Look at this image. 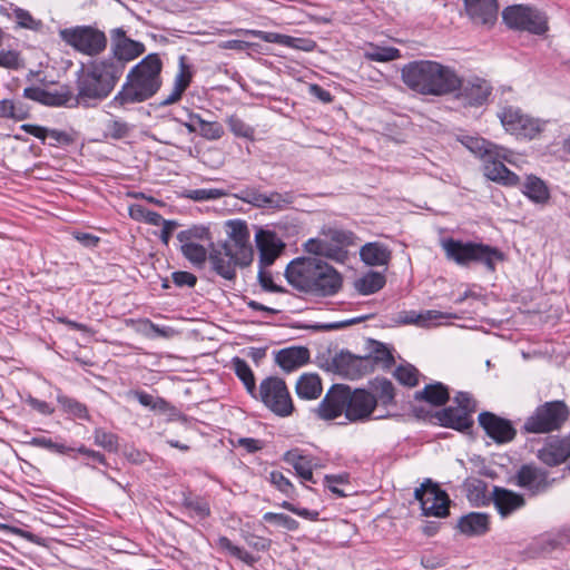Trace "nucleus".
Instances as JSON below:
<instances>
[{"mask_svg": "<svg viewBox=\"0 0 570 570\" xmlns=\"http://www.w3.org/2000/svg\"><path fill=\"white\" fill-rule=\"evenodd\" d=\"M122 76V65L111 59H98L81 66L77 72V94L66 89L68 108L96 107L115 89Z\"/></svg>", "mask_w": 570, "mask_h": 570, "instance_id": "f257e3e1", "label": "nucleus"}, {"mask_svg": "<svg viewBox=\"0 0 570 570\" xmlns=\"http://www.w3.org/2000/svg\"><path fill=\"white\" fill-rule=\"evenodd\" d=\"M403 82L422 95L442 96L453 92L460 86L455 71L436 61L420 60L402 68Z\"/></svg>", "mask_w": 570, "mask_h": 570, "instance_id": "f03ea898", "label": "nucleus"}, {"mask_svg": "<svg viewBox=\"0 0 570 570\" xmlns=\"http://www.w3.org/2000/svg\"><path fill=\"white\" fill-rule=\"evenodd\" d=\"M163 62L157 53L146 56L134 66L112 102L118 106L142 102L151 98L161 87Z\"/></svg>", "mask_w": 570, "mask_h": 570, "instance_id": "7ed1b4c3", "label": "nucleus"}, {"mask_svg": "<svg viewBox=\"0 0 570 570\" xmlns=\"http://www.w3.org/2000/svg\"><path fill=\"white\" fill-rule=\"evenodd\" d=\"M441 247L449 261L460 266H468L471 263H480L489 272L495 271L497 262L503 261L504 256L498 248L482 243L456 240L446 238L441 242Z\"/></svg>", "mask_w": 570, "mask_h": 570, "instance_id": "20e7f679", "label": "nucleus"}, {"mask_svg": "<svg viewBox=\"0 0 570 570\" xmlns=\"http://www.w3.org/2000/svg\"><path fill=\"white\" fill-rule=\"evenodd\" d=\"M275 415L289 416L294 411L293 400L284 380L277 376L264 379L257 391V397Z\"/></svg>", "mask_w": 570, "mask_h": 570, "instance_id": "39448f33", "label": "nucleus"}, {"mask_svg": "<svg viewBox=\"0 0 570 570\" xmlns=\"http://www.w3.org/2000/svg\"><path fill=\"white\" fill-rule=\"evenodd\" d=\"M498 116L505 131L519 138L534 139L546 126L544 120L524 114L514 106L503 107Z\"/></svg>", "mask_w": 570, "mask_h": 570, "instance_id": "423d86ee", "label": "nucleus"}, {"mask_svg": "<svg viewBox=\"0 0 570 570\" xmlns=\"http://www.w3.org/2000/svg\"><path fill=\"white\" fill-rule=\"evenodd\" d=\"M59 36L67 45L88 56L99 55L107 46L105 33L89 26L66 28L59 31Z\"/></svg>", "mask_w": 570, "mask_h": 570, "instance_id": "0eeeda50", "label": "nucleus"}, {"mask_svg": "<svg viewBox=\"0 0 570 570\" xmlns=\"http://www.w3.org/2000/svg\"><path fill=\"white\" fill-rule=\"evenodd\" d=\"M568 415V407L562 401L547 402L527 419L524 429L530 433L551 432L559 429Z\"/></svg>", "mask_w": 570, "mask_h": 570, "instance_id": "6e6552de", "label": "nucleus"}, {"mask_svg": "<svg viewBox=\"0 0 570 570\" xmlns=\"http://www.w3.org/2000/svg\"><path fill=\"white\" fill-rule=\"evenodd\" d=\"M505 24L518 30L534 35H543L548 30L546 16L537 9L523 4H514L502 12Z\"/></svg>", "mask_w": 570, "mask_h": 570, "instance_id": "1a4fd4ad", "label": "nucleus"}, {"mask_svg": "<svg viewBox=\"0 0 570 570\" xmlns=\"http://www.w3.org/2000/svg\"><path fill=\"white\" fill-rule=\"evenodd\" d=\"M376 399L373 393L364 389L352 390L347 386L346 420L350 422H365L371 419L381 420L390 416L389 413L375 415Z\"/></svg>", "mask_w": 570, "mask_h": 570, "instance_id": "9d476101", "label": "nucleus"}, {"mask_svg": "<svg viewBox=\"0 0 570 570\" xmlns=\"http://www.w3.org/2000/svg\"><path fill=\"white\" fill-rule=\"evenodd\" d=\"M227 239L223 246L228 250L235 252L240 267H246L253 262V247L249 242V229L246 222L242 219H230L226 222Z\"/></svg>", "mask_w": 570, "mask_h": 570, "instance_id": "9b49d317", "label": "nucleus"}, {"mask_svg": "<svg viewBox=\"0 0 570 570\" xmlns=\"http://www.w3.org/2000/svg\"><path fill=\"white\" fill-rule=\"evenodd\" d=\"M322 259L316 257H297L285 269L287 282L297 291L312 294L315 283L313 277Z\"/></svg>", "mask_w": 570, "mask_h": 570, "instance_id": "f8f14e48", "label": "nucleus"}, {"mask_svg": "<svg viewBox=\"0 0 570 570\" xmlns=\"http://www.w3.org/2000/svg\"><path fill=\"white\" fill-rule=\"evenodd\" d=\"M414 497L420 502L424 515L443 518L449 514L448 494L431 480H426L420 488H416Z\"/></svg>", "mask_w": 570, "mask_h": 570, "instance_id": "ddd939ff", "label": "nucleus"}, {"mask_svg": "<svg viewBox=\"0 0 570 570\" xmlns=\"http://www.w3.org/2000/svg\"><path fill=\"white\" fill-rule=\"evenodd\" d=\"M236 197L256 208H267L275 210H284L288 208L295 199V196L292 191H271L265 194L255 188H246L236 195Z\"/></svg>", "mask_w": 570, "mask_h": 570, "instance_id": "4468645a", "label": "nucleus"}, {"mask_svg": "<svg viewBox=\"0 0 570 570\" xmlns=\"http://www.w3.org/2000/svg\"><path fill=\"white\" fill-rule=\"evenodd\" d=\"M111 38V59L114 62L122 65V72L127 62L136 59L145 52V45L142 42L132 40L126 37V31L122 28H115L110 31Z\"/></svg>", "mask_w": 570, "mask_h": 570, "instance_id": "2eb2a0df", "label": "nucleus"}, {"mask_svg": "<svg viewBox=\"0 0 570 570\" xmlns=\"http://www.w3.org/2000/svg\"><path fill=\"white\" fill-rule=\"evenodd\" d=\"M347 386L342 384L333 385L325 394L315 412L325 421H332L344 414L346 416Z\"/></svg>", "mask_w": 570, "mask_h": 570, "instance_id": "dca6fc26", "label": "nucleus"}, {"mask_svg": "<svg viewBox=\"0 0 570 570\" xmlns=\"http://www.w3.org/2000/svg\"><path fill=\"white\" fill-rule=\"evenodd\" d=\"M335 371L348 380H357L373 371V361L370 356H355L348 352H341L333 360Z\"/></svg>", "mask_w": 570, "mask_h": 570, "instance_id": "f3484780", "label": "nucleus"}, {"mask_svg": "<svg viewBox=\"0 0 570 570\" xmlns=\"http://www.w3.org/2000/svg\"><path fill=\"white\" fill-rule=\"evenodd\" d=\"M514 480L518 487L534 495L546 492L554 482V479H549L546 470L533 464L522 465L518 470Z\"/></svg>", "mask_w": 570, "mask_h": 570, "instance_id": "a211bd4d", "label": "nucleus"}, {"mask_svg": "<svg viewBox=\"0 0 570 570\" xmlns=\"http://www.w3.org/2000/svg\"><path fill=\"white\" fill-rule=\"evenodd\" d=\"M479 424L484 432L497 443H507L514 439L517 431L512 423L491 412H482L479 414Z\"/></svg>", "mask_w": 570, "mask_h": 570, "instance_id": "6ab92c4d", "label": "nucleus"}, {"mask_svg": "<svg viewBox=\"0 0 570 570\" xmlns=\"http://www.w3.org/2000/svg\"><path fill=\"white\" fill-rule=\"evenodd\" d=\"M458 318L455 313L440 312L428 309L422 312L416 311H401L394 317L393 322L397 325H416L419 327H431L439 324L442 320Z\"/></svg>", "mask_w": 570, "mask_h": 570, "instance_id": "aec40b11", "label": "nucleus"}, {"mask_svg": "<svg viewBox=\"0 0 570 570\" xmlns=\"http://www.w3.org/2000/svg\"><path fill=\"white\" fill-rule=\"evenodd\" d=\"M313 278L315 285L312 286V295L315 296H332L335 295L342 287V277L340 273L323 259Z\"/></svg>", "mask_w": 570, "mask_h": 570, "instance_id": "412c9836", "label": "nucleus"}, {"mask_svg": "<svg viewBox=\"0 0 570 570\" xmlns=\"http://www.w3.org/2000/svg\"><path fill=\"white\" fill-rule=\"evenodd\" d=\"M570 543V524L556 532H547L535 538L529 547L534 557L547 556Z\"/></svg>", "mask_w": 570, "mask_h": 570, "instance_id": "4be33fe9", "label": "nucleus"}, {"mask_svg": "<svg viewBox=\"0 0 570 570\" xmlns=\"http://www.w3.org/2000/svg\"><path fill=\"white\" fill-rule=\"evenodd\" d=\"M256 246L259 252V266L268 267L284 249V244L269 230L259 229L255 235Z\"/></svg>", "mask_w": 570, "mask_h": 570, "instance_id": "5701e85b", "label": "nucleus"}, {"mask_svg": "<svg viewBox=\"0 0 570 570\" xmlns=\"http://www.w3.org/2000/svg\"><path fill=\"white\" fill-rule=\"evenodd\" d=\"M465 11L475 24L491 27L498 19L497 0H464Z\"/></svg>", "mask_w": 570, "mask_h": 570, "instance_id": "b1692460", "label": "nucleus"}, {"mask_svg": "<svg viewBox=\"0 0 570 570\" xmlns=\"http://www.w3.org/2000/svg\"><path fill=\"white\" fill-rule=\"evenodd\" d=\"M459 90V98L466 106H481L485 102L490 95L489 83L480 78H473L470 80H461Z\"/></svg>", "mask_w": 570, "mask_h": 570, "instance_id": "393cba45", "label": "nucleus"}, {"mask_svg": "<svg viewBox=\"0 0 570 570\" xmlns=\"http://www.w3.org/2000/svg\"><path fill=\"white\" fill-rule=\"evenodd\" d=\"M235 252L228 250L227 247L220 246L213 248L208 255L212 268L222 277L233 281L236 277V266H240L237 262Z\"/></svg>", "mask_w": 570, "mask_h": 570, "instance_id": "a878e982", "label": "nucleus"}, {"mask_svg": "<svg viewBox=\"0 0 570 570\" xmlns=\"http://www.w3.org/2000/svg\"><path fill=\"white\" fill-rule=\"evenodd\" d=\"M569 455V439L550 438L543 448L538 451L539 460L550 466L561 464Z\"/></svg>", "mask_w": 570, "mask_h": 570, "instance_id": "bb28decb", "label": "nucleus"}, {"mask_svg": "<svg viewBox=\"0 0 570 570\" xmlns=\"http://www.w3.org/2000/svg\"><path fill=\"white\" fill-rule=\"evenodd\" d=\"M303 248L311 255L325 257L340 263L344 262L347 257V252H341L338 248H332V243L328 242L326 236H322L321 234L318 237L307 239L303 244Z\"/></svg>", "mask_w": 570, "mask_h": 570, "instance_id": "cd10ccee", "label": "nucleus"}, {"mask_svg": "<svg viewBox=\"0 0 570 570\" xmlns=\"http://www.w3.org/2000/svg\"><path fill=\"white\" fill-rule=\"evenodd\" d=\"M461 142L473 154L481 157H500L507 161H510L508 158V150L503 147L494 145L490 141H487L483 138L472 137V136H463L461 138Z\"/></svg>", "mask_w": 570, "mask_h": 570, "instance_id": "c85d7f7f", "label": "nucleus"}, {"mask_svg": "<svg viewBox=\"0 0 570 570\" xmlns=\"http://www.w3.org/2000/svg\"><path fill=\"white\" fill-rule=\"evenodd\" d=\"M309 361V351L304 346L283 348L276 354V363L286 372H292Z\"/></svg>", "mask_w": 570, "mask_h": 570, "instance_id": "c756f323", "label": "nucleus"}, {"mask_svg": "<svg viewBox=\"0 0 570 570\" xmlns=\"http://www.w3.org/2000/svg\"><path fill=\"white\" fill-rule=\"evenodd\" d=\"M484 176L504 186L519 184V176L509 170L502 161L492 159V156L484 159Z\"/></svg>", "mask_w": 570, "mask_h": 570, "instance_id": "7c9ffc66", "label": "nucleus"}, {"mask_svg": "<svg viewBox=\"0 0 570 570\" xmlns=\"http://www.w3.org/2000/svg\"><path fill=\"white\" fill-rule=\"evenodd\" d=\"M493 502L502 517H507L524 505V499L521 494L502 488H494Z\"/></svg>", "mask_w": 570, "mask_h": 570, "instance_id": "2f4dec72", "label": "nucleus"}, {"mask_svg": "<svg viewBox=\"0 0 570 570\" xmlns=\"http://www.w3.org/2000/svg\"><path fill=\"white\" fill-rule=\"evenodd\" d=\"M438 417L442 425L459 431L470 429L473 423L471 413L460 406L446 407L439 413Z\"/></svg>", "mask_w": 570, "mask_h": 570, "instance_id": "473e14b6", "label": "nucleus"}, {"mask_svg": "<svg viewBox=\"0 0 570 570\" xmlns=\"http://www.w3.org/2000/svg\"><path fill=\"white\" fill-rule=\"evenodd\" d=\"M362 261L368 266L386 265L391 259V250L382 243H366L360 249Z\"/></svg>", "mask_w": 570, "mask_h": 570, "instance_id": "72a5a7b5", "label": "nucleus"}, {"mask_svg": "<svg viewBox=\"0 0 570 570\" xmlns=\"http://www.w3.org/2000/svg\"><path fill=\"white\" fill-rule=\"evenodd\" d=\"M458 528L469 537L482 535L489 530V518L484 513L471 512L460 518Z\"/></svg>", "mask_w": 570, "mask_h": 570, "instance_id": "f704fd0d", "label": "nucleus"}, {"mask_svg": "<svg viewBox=\"0 0 570 570\" xmlns=\"http://www.w3.org/2000/svg\"><path fill=\"white\" fill-rule=\"evenodd\" d=\"M23 97L41 102L47 106L68 107L66 89L56 92H50L40 87H28L23 90Z\"/></svg>", "mask_w": 570, "mask_h": 570, "instance_id": "c9c22d12", "label": "nucleus"}, {"mask_svg": "<svg viewBox=\"0 0 570 570\" xmlns=\"http://www.w3.org/2000/svg\"><path fill=\"white\" fill-rule=\"evenodd\" d=\"M295 391L301 399L315 400L320 397L323 392L321 377L314 373L301 375L296 382Z\"/></svg>", "mask_w": 570, "mask_h": 570, "instance_id": "e433bc0d", "label": "nucleus"}, {"mask_svg": "<svg viewBox=\"0 0 570 570\" xmlns=\"http://www.w3.org/2000/svg\"><path fill=\"white\" fill-rule=\"evenodd\" d=\"M522 191L535 204H546L550 198V193L546 183L533 175H529L527 177Z\"/></svg>", "mask_w": 570, "mask_h": 570, "instance_id": "4c0bfd02", "label": "nucleus"}, {"mask_svg": "<svg viewBox=\"0 0 570 570\" xmlns=\"http://www.w3.org/2000/svg\"><path fill=\"white\" fill-rule=\"evenodd\" d=\"M415 399L424 400L435 406H441L449 400V390L445 385L439 382L429 384L423 391L416 393Z\"/></svg>", "mask_w": 570, "mask_h": 570, "instance_id": "58836bf2", "label": "nucleus"}, {"mask_svg": "<svg viewBox=\"0 0 570 570\" xmlns=\"http://www.w3.org/2000/svg\"><path fill=\"white\" fill-rule=\"evenodd\" d=\"M234 370L238 379L245 385L246 391L253 396L257 397V389L255 376L249 365L242 358L235 357L233 360Z\"/></svg>", "mask_w": 570, "mask_h": 570, "instance_id": "ea45409f", "label": "nucleus"}, {"mask_svg": "<svg viewBox=\"0 0 570 570\" xmlns=\"http://www.w3.org/2000/svg\"><path fill=\"white\" fill-rule=\"evenodd\" d=\"M373 390H374L373 394L375 395V399H376V407L377 406L387 407L389 405L394 404L395 393H394V386L391 381H389L386 379H381V380L377 379L373 383Z\"/></svg>", "mask_w": 570, "mask_h": 570, "instance_id": "a19ab883", "label": "nucleus"}, {"mask_svg": "<svg viewBox=\"0 0 570 570\" xmlns=\"http://www.w3.org/2000/svg\"><path fill=\"white\" fill-rule=\"evenodd\" d=\"M385 285V277L377 273L371 272L355 282V288L363 295H370L379 292Z\"/></svg>", "mask_w": 570, "mask_h": 570, "instance_id": "79ce46f5", "label": "nucleus"}, {"mask_svg": "<svg viewBox=\"0 0 570 570\" xmlns=\"http://www.w3.org/2000/svg\"><path fill=\"white\" fill-rule=\"evenodd\" d=\"M322 236H326L328 242L332 243V248H338L341 252H346L345 247L353 245L354 234L338 228H322Z\"/></svg>", "mask_w": 570, "mask_h": 570, "instance_id": "37998d69", "label": "nucleus"}, {"mask_svg": "<svg viewBox=\"0 0 570 570\" xmlns=\"http://www.w3.org/2000/svg\"><path fill=\"white\" fill-rule=\"evenodd\" d=\"M180 243V252L184 257L189 261L195 266H202L207 257L208 253L205 246L198 243H189V242H179Z\"/></svg>", "mask_w": 570, "mask_h": 570, "instance_id": "c03bdc74", "label": "nucleus"}, {"mask_svg": "<svg viewBox=\"0 0 570 570\" xmlns=\"http://www.w3.org/2000/svg\"><path fill=\"white\" fill-rule=\"evenodd\" d=\"M283 461L293 466L296 474H301L309 469H314L313 460L302 454L298 449H293L284 453Z\"/></svg>", "mask_w": 570, "mask_h": 570, "instance_id": "a18cd8bd", "label": "nucleus"}, {"mask_svg": "<svg viewBox=\"0 0 570 570\" xmlns=\"http://www.w3.org/2000/svg\"><path fill=\"white\" fill-rule=\"evenodd\" d=\"M179 242L197 243V240H207L212 243L209 227L205 225H193L177 234Z\"/></svg>", "mask_w": 570, "mask_h": 570, "instance_id": "49530a36", "label": "nucleus"}, {"mask_svg": "<svg viewBox=\"0 0 570 570\" xmlns=\"http://www.w3.org/2000/svg\"><path fill=\"white\" fill-rule=\"evenodd\" d=\"M57 401L65 412L78 419H88V411L86 405L78 402L77 400L66 396L63 394H58Z\"/></svg>", "mask_w": 570, "mask_h": 570, "instance_id": "de8ad7c7", "label": "nucleus"}, {"mask_svg": "<svg viewBox=\"0 0 570 570\" xmlns=\"http://www.w3.org/2000/svg\"><path fill=\"white\" fill-rule=\"evenodd\" d=\"M226 193L218 188H198L186 190L184 196L194 202L215 200L224 197Z\"/></svg>", "mask_w": 570, "mask_h": 570, "instance_id": "09e8293b", "label": "nucleus"}, {"mask_svg": "<svg viewBox=\"0 0 570 570\" xmlns=\"http://www.w3.org/2000/svg\"><path fill=\"white\" fill-rule=\"evenodd\" d=\"M184 507L199 519H206L210 515L209 503L203 498L187 497L184 499Z\"/></svg>", "mask_w": 570, "mask_h": 570, "instance_id": "8fccbe9b", "label": "nucleus"}, {"mask_svg": "<svg viewBox=\"0 0 570 570\" xmlns=\"http://www.w3.org/2000/svg\"><path fill=\"white\" fill-rule=\"evenodd\" d=\"M95 444L109 452L118 451V436L102 429H96L94 432Z\"/></svg>", "mask_w": 570, "mask_h": 570, "instance_id": "3c124183", "label": "nucleus"}, {"mask_svg": "<svg viewBox=\"0 0 570 570\" xmlns=\"http://www.w3.org/2000/svg\"><path fill=\"white\" fill-rule=\"evenodd\" d=\"M263 520L265 522L282 527L288 531H295L299 527V523L295 519L284 513L266 512L263 515Z\"/></svg>", "mask_w": 570, "mask_h": 570, "instance_id": "603ef678", "label": "nucleus"}, {"mask_svg": "<svg viewBox=\"0 0 570 570\" xmlns=\"http://www.w3.org/2000/svg\"><path fill=\"white\" fill-rule=\"evenodd\" d=\"M227 125L229 130L237 137L253 138L254 136V128L236 115H232L227 118Z\"/></svg>", "mask_w": 570, "mask_h": 570, "instance_id": "864d4df0", "label": "nucleus"}, {"mask_svg": "<svg viewBox=\"0 0 570 570\" xmlns=\"http://www.w3.org/2000/svg\"><path fill=\"white\" fill-rule=\"evenodd\" d=\"M27 116L22 105H16L10 99L0 100V117L12 118L16 120L24 119Z\"/></svg>", "mask_w": 570, "mask_h": 570, "instance_id": "5fc2aeb1", "label": "nucleus"}, {"mask_svg": "<svg viewBox=\"0 0 570 570\" xmlns=\"http://www.w3.org/2000/svg\"><path fill=\"white\" fill-rule=\"evenodd\" d=\"M269 482L282 493L292 497L295 493V487L282 472L272 471L268 476Z\"/></svg>", "mask_w": 570, "mask_h": 570, "instance_id": "6e6d98bb", "label": "nucleus"}, {"mask_svg": "<svg viewBox=\"0 0 570 570\" xmlns=\"http://www.w3.org/2000/svg\"><path fill=\"white\" fill-rule=\"evenodd\" d=\"M367 57L373 61L386 62L401 57L400 50L393 47H376Z\"/></svg>", "mask_w": 570, "mask_h": 570, "instance_id": "4d7b16f0", "label": "nucleus"}, {"mask_svg": "<svg viewBox=\"0 0 570 570\" xmlns=\"http://www.w3.org/2000/svg\"><path fill=\"white\" fill-rule=\"evenodd\" d=\"M394 375L400 383L406 386H415L417 384V370L412 365L399 366Z\"/></svg>", "mask_w": 570, "mask_h": 570, "instance_id": "13d9d810", "label": "nucleus"}, {"mask_svg": "<svg viewBox=\"0 0 570 570\" xmlns=\"http://www.w3.org/2000/svg\"><path fill=\"white\" fill-rule=\"evenodd\" d=\"M191 81V72L189 66L185 62V57L179 59V71L175 77L174 87L185 91Z\"/></svg>", "mask_w": 570, "mask_h": 570, "instance_id": "bf43d9fd", "label": "nucleus"}, {"mask_svg": "<svg viewBox=\"0 0 570 570\" xmlns=\"http://www.w3.org/2000/svg\"><path fill=\"white\" fill-rule=\"evenodd\" d=\"M246 35H252L255 38H258L265 42L278 43L285 46L289 42L287 35L276 33V32H266L262 30H246Z\"/></svg>", "mask_w": 570, "mask_h": 570, "instance_id": "052dcab7", "label": "nucleus"}, {"mask_svg": "<svg viewBox=\"0 0 570 570\" xmlns=\"http://www.w3.org/2000/svg\"><path fill=\"white\" fill-rule=\"evenodd\" d=\"M199 134L208 140H217L224 135V128L216 121H204L199 128Z\"/></svg>", "mask_w": 570, "mask_h": 570, "instance_id": "680f3d73", "label": "nucleus"}, {"mask_svg": "<svg viewBox=\"0 0 570 570\" xmlns=\"http://www.w3.org/2000/svg\"><path fill=\"white\" fill-rule=\"evenodd\" d=\"M373 361V365L375 363H381L383 366H391L394 363L393 355L390 350L382 343H377L374 348L373 356H370Z\"/></svg>", "mask_w": 570, "mask_h": 570, "instance_id": "e2e57ef3", "label": "nucleus"}, {"mask_svg": "<svg viewBox=\"0 0 570 570\" xmlns=\"http://www.w3.org/2000/svg\"><path fill=\"white\" fill-rule=\"evenodd\" d=\"M283 509L301 517V518H304V519H307V520H311V521H316L318 520V511H315V510H308V509H305V508H298L296 505H294L293 503L288 502V501H283L281 504H279Z\"/></svg>", "mask_w": 570, "mask_h": 570, "instance_id": "0e129e2a", "label": "nucleus"}, {"mask_svg": "<svg viewBox=\"0 0 570 570\" xmlns=\"http://www.w3.org/2000/svg\"><path fill=\"white\" fill-rule=\"evenodd\" d=\"M21 66L19 53L13 50L0 51V67L18 69Z\"/></svg>", "mask_w": 570, "mask_h": 570, "instance_id": "69168bd1", "label": "nucleus"}, {"mask_svg": "<svg viewBox=\"0 0 570 570\" xmlns=\"http://www.w3.org/2000/svg\"><path fill=\"white\" fill-rule=\"evenodd\" d=\"M109 136L114 139H121L129 132V126L121 120H111L107 125Z\"/></svg>", "mask_w": 570, "mask_h": 570, "instance_id": "338daca9", "label": "nucleus"}, {"mask_svg": "<svg viewBox=\"0 0 570 570\" xmlns=\"http://www.w3.org/2000/svg\"><path fill=\"white\" fill-rule=\"evenodd\" d=\"M171 278L178 287H194L197 282V277L193 273L184 271L174 272Z\"/></svg>", "mask_w": 570, "mask_h": 570, "instance_id": "774afa93", "label": "nucleus"}]
</instances>
